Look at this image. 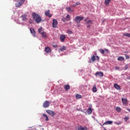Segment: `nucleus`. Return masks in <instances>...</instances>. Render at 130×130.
Masks as SVG:
<instances>
[{
  "instance_id": "f257e3e1",
  "label": "nucleus",
  "mask_w": 130,
  "mask_h": 130,
  "mask_svg": "<svg viewBox=\"0 0 130 130\" xmlns=\"http://www.w3.org/2000/svg\"><path fill=\"white\" fill-rule=\"evenodd\" d=\"M31 16L32 17V19L35 20L36 23H40L41 22V17H40V15L39 14L33 13L31 14Z\"/></svg>"
},
{
  "instance_id": "f03ea898",
  "label": "nucleus",
  "mask_w": 130,
  "mask_h": 130,
  "mask_svg": "<svg viewBox=\"0 0 130 130\" xmlns=\"http://www.w3.org/2000/svg\"><path fill=\"white\" fill-rule=\"evenodd\" d=\"M84 20V17L77 16L75 18L74 21L76 23H80L81 21Z\"/></svg>"
},
{
  "instance_id": "7ed1b4c3",
  "label": "nucleus",
  "mask_w": 130,
  "mask_h": 130,
  "mask_svg": "<svg viewBox=\"0 0 130 130\" xmlns=\"http://www.w3.org/2000/svg\"><path fill=\"white\" fill-rule=\"evenodd\" d=\"M49 105H50V103L48 101H46L44 102L43 106L44 108H47V107H49Z\"/></svg>"
},
{
  "instance_id": "20e7f679",
  "label": "nucleus",
  "mask_w": 130,
  "mask_h": 130,
  "mask_svg": "<svg viewBox=\"0 0 130 130\" xmlns=\"http://www.w3.org/2000/svg\"><path fill=\"white\" fill-rule=\"evenodd\" d=\"M23 3H25V0H20L18 3L15 4L16 8H20Z\"/></svg>"
},
{
  "instance_id": "39448f33",
  "label": "nucleus",
  "mask_w": 130,
  "mask_h": 130,
  "mask_svg": "<svg viewBox=\"0 0 130 130\" xmlns=\"http://www.w3.org/2000/svg\"><path fill=\"white\" fill-rule=\"evenodd\" d=\"M46 112H47V113H48V114H49V115H50L52 117H53V116H54V115H55V113H54V112H53V111L48 110L46 111Z\"/></svg>"
},
{
  "instance_id": "423d86ee",
  "label": "nucleus",
  "mask_w": 130,
  "mask_h": 130,
  "mask_svg": "<svg viewBox=\"0 0 130 130\" xmlns=\"http://www.w3.org/2000/svg\"><path fill=\"white\" fill-rule=\"evenodd\" d=\"M76 130H88L87 127H82L81 125H79L76 127Z\"/></svg>"
},
{
  "instance_id": "0eeeda50",
  "label": "nucleus",
  "mask_w": 130,
  "mask_h": 130,
  "mask_svg": "<svg viewBox=\"0 0 130 130\" xmlns=\"http://www.w3.org/2000/svg\"><path fill=\"white\" fill-rule=\"evenodd\" d=\"M45 15L46 17H48L49 18L52 17V15L50 14V10H46Z\"/></svg>"
},
{
  "instance_id": "6e6552de",
  "label": "nucleus",
  "mask_w": 130,
  "mask_h": 130,
  "mask_svg": "<svg viewBox=\"0 0 130 130\" xmlns=\"http://www.w3.org/2000/svg\"><path fill=\"white\" fill-rule=\"evenodd\" d=\"M52 26L53 28L57 27V20L55 19H53Z\"/></svg>"
},
{
  "instance_id": "1a4fd4ad",
  "label": "nucleus",
  "mask_w": 130,
  "mask_h": 130,
  "mask_svg": "<svg viewBox=\"0 0 130 130\" xmlns=\"http://www.w3.org/2000/svg\"><path fill=\"white\" fill-rule=\"evenodd\" d=\"M64 39H66V35H61L60 36V40L61 42H63L64 41Z\"/></svg>"
},
{
  "instance_id": "9d476101",
  "label": "nucleus",
  "mask_w": 130,
  "mask_h": 130,
  "mask_svg": "<svg viewBox=\"0 0 130 130\" xmlns=\"http://www.w3.org/2000/svg\"><path fill=\"white\" fill-rule=\"evenodd\" d=\"M95 76H99V77H103V72H96L95 73Z\"/></svg>"
},
{
  "instance_id": "9b49d317",
  "label": "nucleus",
  "mask_w": 130,
  "mask_h": 130,
  "mask_svg": "<svg viewBox=\"0 0 130 130\" xmlns=\"http://www.w3.org/2000/svg\"><path fill=\"white\" fill-rule=\"evenodd\" d=\"M45 51L46 53H49V52H51V49L48 47H45Z\"/></svg>"
},
{
  "instance_id": "f8f14e48",
  "label": "nucleus",
  "mask_w": 130,
  "mask_h": 130,
  "mask_svg": "<svg viewBox=\"0 0 130 130\" xmlns=\"http://www.w3.org/2000/svg\"><path fill=\"white\" fill-rule=\"evenodd\" d=\"M121 100L123 105H126L127 104V100L126 99L122 98Z\"/></svg>"
},
{
  "instance_id": "ddd939ff",
  "label": "nucleus",
  "mask_w": 130,
  "mask_h": 130,
  "mask_svg": "<svg viewBox=\"0 0 130 130\" xmlns=\"http://www.w3.org/2000/svg\"><path fill=\"white\" fill-rule=\"evenodd\" d=\"M96 60V57L95 55H93L91 56L90 60H89V62H94Z\"/></svg>"
},
{
  "instance_id": "4468645a",
  "label": "nucleus",
  "mask_w": 130,
  "mask_h": 130,
  "mask_svg": "<svg viewBox=\"0 0 130 130\" xmlns=\"http://www.w3.org/2000/svg\"><path fill=\"white\" fill-rule=\"evenodd\" d=\"M112 123H113V122L112 121H107L106 122H105L103 125H107L108 124H112Z\"/></svg>"
},
{
  "instance_id": "2eb2a0df",
  "label": "nucleus",
  "mask_w": 130,
  "mask_h": 130,
  "mask_svg": "<svg viewBox=\"0 0 130 130\" xmlns=\"http://www.w3.org/2000/svg\"><path fill=\"white\" fill-rule=\"evenodd\" d=\"M114 87L115 88V89H116V90H118V91L120 90V86L116 83L114 84Z\"/></svg>"
},
{
  "instance_id": "dca6fc26",
  "label": "nucleus",
  "mask_w": 130,
  "mask_h": 130,
  "mask_svg": "<svg viewBox=\"0 0 130 130\" xmlns=\"http://www.w3.org/2000/svg\"><path fill=\"white\" fill-rule=\"evenodd\" d=\"M59 50L60 51H64V50H67V47L63 46L61 48H60Z\"/></svg>"
},
{
  "instance_id": "f3484780",
  "label": "nucleus",
  "mask_w": 130,
  "mask_h": 130,
  "mask_svg": "<svg viewBox=\"0 0 130 130\" xmlns=\"http://www.w3.org/2000/svg\"><path fill=\"white\" fill-rule=\"evenodd\" d=\"M64 89L66 91H69L70 90V85H64Z\"/></svg>"
},
{
  "instance_id": "a211bd4d",
  "label": "nucleus",
  "mask_w": 130,
  "mask_h": 130,
  "mask_svg": "<svg viewBox=\"0 0 130 130\" xmlns=\"http://www.w3.org/2000/svg\"><path fill=\"white\" fill-rule=\"evenodd\" d=\"M21 18L23 21H26V20H27V15L26 14H23L21 16Z\"/></svg>"
},
{
  "instance_id": "6ab92c4d",
  "label": "nucleus",
  "mask_w": 130,
  "mask_h": 130,
  "mask_svg": "<svg viewBox=\"0 0 130 130\" xmlns=\"http://www.w3.org/2000/svg\"><path fill=\"white\" fill-rule=\"evenodd\" d=\"M117 60L120 61H123V60H124V58L122 56H119L117 58Z\"/></svg>"
},
{
  "instance_id": "aec40b11",
  "label": "nucleus",
  "mask_w": 130,
  "mask_h": 130,
  "mask_svg": "<svg viewBox=\"0 0 130 130\" xmlns=\"http://www.w3.org/2000/svg\"><path fill=\"white\" fill-rule=\"evenodd\" d=\"M92 92L96 93L97 92V88L96 87V84H94L92 88Z\"/></svg>"
},
{
  "instance_id": "412c9836",
  "label": "nucleus",
  "mask_w": 130,
  "mask_h": 130,
  "mask_svg": "<svg viewBox=\"0 0 130 130\" xmlns=\"http://www.w3.org/2000/svg\"><path fill=\"white\" fill-rule=\"evenodd\" d=\"M87 112L88 114H91V113H92V108L89 107L87 109Z\"/></svg>"
},
{
  "instance_id": "4be33fe9",
  "label": "nucleus",
  "mask_w": 130,
  "mask_h": 130,
  "mask_svg": "<svg viewBox=\"0 0 130 130\" xmlns=\"http://www.w3.org/2000/svg\"><path fill=\"white\" fill-rule=\"evenodd\" d=\"M66 10H67V11H68L69 12V13H72V12H74V10H72L71 7H67L66 8Z\"/></svg>"
},
{
  "instance_id": "5701e85b",
  "label": "nucleus",
  "mask_w": 130,
  "mask_h": 130,
  "mask_svg": "<svg viewBox=\"0 0 130 130\" xmlns=\"http://www.w3.org/2000/svg\"><path fill=\"white\" fill-rule=\"evenodd\" d=\"M43 116H44V117H45V120L46 121H48L49 120V118H48V116H47V115L45 114H43Z\"/></svg>"
},
{
  "instance_id": "b1692460",
  "label": "nucleus",
  "mask_w": 130,
  "mask_h": 130,
  "mask_svg": "<svg viewBox=\"0 0 130 130\" xmlns=\"http://www.w3.org/2000/svg\"><path fill=\"white\" fill-rule=\"evenodd\" d=\"M115 110L117 111V112H120L121 111V108L119 107H117L115 108Z\"/></svg>"
},
{
  "instance_id": "393cba45",
  "label": "nucleus",
  "mask_w": 130,
  "mask_h": 130,
  "mask_svg": "<svg viewBox=\"0 0 130 130\" xmlns=\"http://www.w3.org/2000/svg\"><path fill=\"white\" fill-rule=\"evenodd\" d=\"M65 19L66 21H71V17L70 16V15H67Z\"/></svg>"
},
{
  "instance_id": "a878e982",
  "label": "nucleus",
  "mask_w": 130,
  "mask_h": 130,
  "mask_svg": "<svg viewBox=\"0 0 130 130\" xmlns=\"http://www.w3.org/2000/svg\"><path fill=\"white\" fill-rule=\"evenodd\" d=\"M85 24H87L88 25H91V24H93V21H92L91 20H89L88 21H87Z\"/></svg>"
},
{
  "instance_id": "bb28decb",
  "label": "nucleus",
  "mask_w": 130,
  "mask_h": 130,
  "mask_svg": "<svg viewBox=\"0 0 130 130\" xmlns=\"http://www.w3.org/2000/svg\"><path fill=\"white\" fill-rule=\"evenodd\" d=\"M30 31L31 34H33V35H35V30H34V28H30Z\"/></svg>"
},
{
  "instance_id": "cd10ccee",
  "label": "nucleus",
  "mask_w": 130,
  "mask_h": 130,
  "mask_svg": "<svg viewBox=\"0 0 130 130\" xmlns=\"http://www.w3.org/2000/svg\"><path fill=\"white\" fill-rule=\"evenodd\" d=\"M82 98V95L81 94H77L76 95V99H81Z\"/></svg>"
},
{
  "instance_id": "c85d7f7f",
  "label": "nucleus",
  "mask_w": 130,
  "mask_h": 130,
  "mask_svg": "<svg viewBox=\"0 0 130 130\" xmlns=\"http://www.w3.org/2000/svg\"><path fill=\"white\" fill-rule=\"evenodd\" d=\"M110 2H111V0H105V4L107 6V5H109Z\"/></svg>"
},
{
  "instance_id": "c756f323",
  "label": "nucleus",
  "mask_w": 130,
  "mask_h": 130,
  "mask_svg": "<svg viewBox=\"0 0 130 130\" xmlns=\"http://www.w3.org/2000/svg\"><path fill=\"white\" fill-rule=\"evenodd\" d=\"M42 35V37L44 38H46V34L45 32H42L41 33Z\"/></svg>"
},
{
  "instance_id": "7c9ffc66",
  "label": "nucleus",
  "mask_w": 130,
  "mask_h": 130,
  "mask_svg": "<svg viewBox=\"0 0 130 130\" xmlns=\"http://www.w3.org/2000/svg\"><path fill=\"white\" fill-rule=\"evenodd\" d=\"M123 36H126V37H130V34L129 33H125L123 35Z\"/></svg>"
},
{
  "instance_id": "2f4dec72",
  "label": "nucleus",
  "mask_w": 130,
  "mask_h": 130,
  "mask_svg": "<svg viewBox=\"0 0 130 130\" xmlns=\"http://www.w3.org/2000/svg\"><path fill=\"white\" fill-rule=\"evenodd\" d=\"M67 33H68V34L71 35L73 34V31L71 30H68Z\"/></svg>"
},
{
  "instance_id": "473e14b6",
  "label": "nucleus",
  "mask_w": 130,
  "mask_h": 130,
  "mask_svg": "<svg viewBox=\"0 0 130 130\" xmlns=\"http://www.w3.org/2000/svg\"><path fill=\"white\" fill-rule=\"evenodd\" d=\"M100 52H101V53H102V54H104V50L102 49H100L99 50Z\"/></svg>"
},
{
  "instance_id": "72a5a7b5",
  "label": "nucleus",
  "mask_w": 130,
  "mask_h": 130,
  "mask_svg": "<svg viewBox=\"0 0 130 130\" xmlns=\"http://www.w3.org/2000/svg\"><path fill=\"white\" fill-rule=\"evenodd\" d=\"M42 31V27H40L39 30H38V32L39 33H41V31Z\"/></svg>"
},
{
  "instance_id": "f704fd0d",
  "label": "nucleus",
  "mask_w": 130,
  "mask_h": 130,
  "mask_svg": "<svg viewBox=\"0 0 130 130\" xmlns=\"http://www.w3.org/2000/svg\"><path fill=\"white\" fill-rule=\"evenodd\" d=\"M127 69H128V65H127V64L125 65V66L124 67V70H125V71H126V70Z\"/></svg>"
},
{
  "instance_id": "c9c22d12",
  "label": "nucleus",
  "mask_w": 130,
  "mask_h": 130,
  "mask_svg": "<svg viewBox=\"0 0 130 130\" xmlns=\"http://www.w3.org/2000/svg\"><path fill=\"white\" fill-rule=\"evenodd\" d=\"M115 124H117L118 125H119V124H120L121 122L119 121V122H114Z\"/></svg>"
},
{
  "instance_id": "e433bc0d",
  "label": "nucleus",
  "mask_w": 130,
  "mask_h": 130,
  "mask_svg": "<svg viewBox=\"0 0 130 130\" xmlns=\"http://www.w3.org/2000/svg\"><path fill=\"white\" fill-rule=\"evenodd\" d=\"M125 56L126 59H128L129 58V56L127 55H125Z\"/></svg>"
},
{
  "instance_id": "4c0bfd02",
  "label": "nucleus",
  "mask_w": 130,
  "mask_h": 130,
  "mask_svg": "<svg viewBox=\"0 0 130 130\" xmlns=\"http://www.w3.org/2000/svg\"><path fill=\"white\" fill-rule=\"evenodd\" d=\"M128 118H129L128 117H125L124 119L125 121H127Z\"/></svg>"
},
{
  "instance_id": "58836bf2",
  "label": "nucleus",
  "mask_w": 130,
  "mask_h": 130,
  "mask_svg": "<svg viewBox=\"0 0 130 130\" xmlns=\"http://www.w3.org/2000/svg\"><path fill=\"white\" fill-rule=\"evenodd\" d=\"M80 5H81V3H80V2H77L76 4V6H79Z\"/></svg>"
},
{
  "instance_id": "ea45409f",
  "label": "nucleus",
  "mask_w": 130,
  "mask_h": 130,
  "mask_svg": "<svg viewBox=\"0 0 130 130\" xmlns=\"http://www.w3.org/2000/svg\"><path fill=\"white\" fill-rule=\"evenodd\" d=\"M96 58L97 60H99V59H100L99 56H96Z\"/></svg>"
},
{
  "instance_id": "a19ab883",
  "label": "nucleus",
  "mask_w": 130,
  "mask_h": 130,
  "mask_svg": "<svg viewBox=\"0 0 130 130\" xmlns=\"http://www.w3.org/2000/svg\"><path fill=\"white\" fill-rule=\"evenodd\" d=\"M115 70H119V67H115Z\"/></svg>"
},
{
  "instance_id": "79ce46f5",
  "label": "nucleus",
  "mask_w": 130,
  "mask_h": 130,
  "mask_svg": "<svg viewBox=\"0 0 130 130\" xmlns=\"http://www.w3.org/2000/svg\"><path fill=\"white\" fill-rule=\"evenodd\" d=\"M104 52L105 51L106 52H108V50L105 49L104 50Z\"/></svg>"
},
{
  "instance_id": "37998d69",
  "label": "nucleus",
  "mask_w": 130,
  "mask_h": 130,
  "mask_svg": "<svg viewBox=\"0 0 130 130\" xmlns=\"http://www.w3.org/2000/svg\"><path fill=\"white\" fill-rule=\"evenodd\" d=\"M62 21L64 22H66V19H64V18H62Z\"/></svg>"
},
{
  "instance_id": "c03bdc74",
  "label": "nucleus",
  "mask_w": 130,
  "mask_h": 130,
  "mask_svg": "<svg viewBox=\"0 0 130 130\" xmlns=\"http://www.w3.org/2000/svg\"><path fill=\"white\" fill-rule=\"evenodd\" d=\"M88 18H86L84 20V22H86L88 20Z\"/></svg>"
},
{
  "instance_id": "a18cd8bd",
  "label": "nucleus",
  "mask_w": 130,
  "mask_h": 130,
  "mask_svg": "<svg viewBox=\"0 0 130 130\" xmlns=\"http://www.w3.org/2000/svg\"><path fill=\"white\" fill-rule=\"evenodd\" d=\"M87 28H90V25L89 24H88L87 26Z\"/></svg>"
},
{
  "instance_id": "49530a36",
  "label": "nucleus",
  "mask_w": 130,
  "mask_h": 130,
  "mask_svg": "<svg viewBox=\"0 0 130 130\" xmlns=\"http://www.w3.org/2000/svg\"><path fill=\"white\" fill-rule=\"evenodd\" d=\"M29 24H32V23H33V22H32V21H29Z\"/></svg>"
},
{
  "instance_id": "de8ad7c7",
  "label": "nucleus",
  "mask_w": 130,
  "mask_h": 130,
  "mask_svg": "<svg viewBox=\"0 0 130 130\" xmlns=\"http://www.w3.org/2000/svg\"><path fill=\"white\" fill-rule=\"evenodd\" d=\"M127 110L130 112V109H127Z\"/></svg>"
},
{
  "instance_id": "09e8293b",
  "label": "nucleus",
  "mask_w": 130,
  "mask_h": 130,
  "mask_svg": "<svg viewBox=\"0 0 130 130\" xmlns=\"http://www.w3.org/2000/svg\"><path fill=\"white\" fill-rule=\"evenodd\" d=\"M77 5H73V6L74 7V8H75V7H76Z\"/></svg>"
},
{
  "instance_id": "8fccbe9b",
  "label": "nucleus",
  "mask_w": 130,
  "mask_h": 130,
  "mask_svg": "<svg viewBox=\"0 0 130 130\" xmlns=\"http://www.w3.org/2000/svg\"><path fill=\"white\" fill-rule=\"evenodd\" d=\"M53 46V47H56V45H55V46Z\"/></svg>"
}]
</instances>
